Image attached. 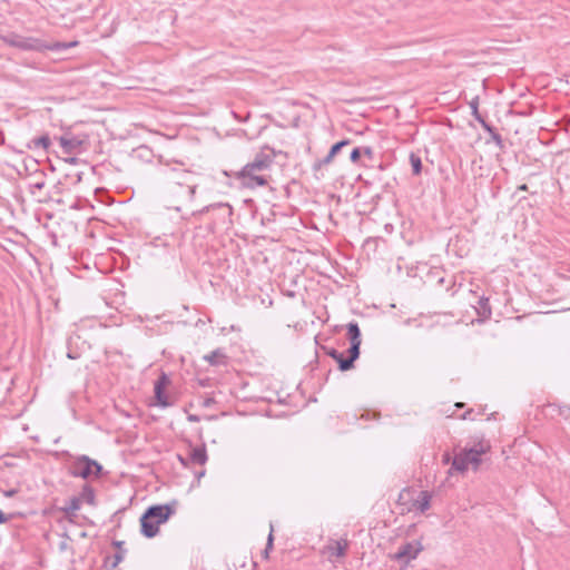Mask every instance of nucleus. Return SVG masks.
<instances>
[{
  "mask_svg": "<svg viewBox=\"0 0 570 570\" xmlns=\"http://www.w3.org/2000/svg\"><path fill=\"white\" fill-rule=\"evenodd\" d=\"M155 175L168 194L186 202L194 199L197 184L191 171L180 166L165 164L156 169Z\"/></svg>",
  "mask_w": 570,
  "mask_h": 570,
  "instance_id": "f257e3e1",
  "label": "nucleus"
},
{
  "mask_svg": "<svg viewBox=\"0 0 570 570\" xmlns=\"http://www.w3.org/2000/svg\"><path fill=\"white\" fill-rule=\"evenodd\" d=\"M277 151L268 146H264L236 175L242 184L249 188L267 185V177L264 171L269 170L274 164Z\"/></svg>",
  "mask_w": 570,
  "mask_h": 570,
  "instance_id": "f03ea898",
  "label": "nucleus"
},
{
  "mask_svg": "<svg viewBox=\"0 0 570 570\" xmlns=\"http://www.w3.org/2000/svg\"><path fill=\"white\" fill-rule=\"evenodd\" d=\"M175 511L176 502L148 507L139 520L141 534L148 539L156 537L159 525L167 522Z\"/></svg>",
  "mask_w": 570,
  "mask_h": 570,
  "instance_id": "7ed1b4c3",
  "label": "nucleus"
},
{
  "mask_svg": "<svg viewBox=\"0 0 570 570\" xmlns=\"http://www.w3.org/2000/svg\"><path fill=\"white\" fill-rule=\"evenodd\" d=\"M347 338L350 341V347L347 350V356L344 353L338 352V356L333 360L337 363V367L341 372H346L354 368L355 361L360 357V347L362 344V334L360 326L356 322H350L346 325Z\"/></svg>",
  "mask_w": 570,
  "mask_h": 570,
  "instance_id": "20e7f679",
  "label": "nucleus"
},
{
  "mask_svg": "<svg viewBox=\"0 0 570 570\" xmlns=\"http://www.w3.org/2000/svg\"><path fill=\"white\" fill-rule=\"evenodd\" d=\"M196 215H208L210 219V229H227L233 224V208L227 203H215L208 206H205L198 212L193 214Z\"/></svg>",
  "mask_w": 570,
  "mask_h": 570,
  "instance_id": "39448f33",
  "label": "nucleus"
},
{
  "mask_svg": "<svg viewBox=\"0 0 570 570\" xmlns=\"http://www.w3.org/2000/svg\"><path fill=\"white\" fill-rule=\"evenodd\" d=\"M102 465L89 458L88 455H79L75 458L69 466V473L75 478L88 480L90 478L98 479L101 475Z\"/></svg>",
  "mask_w": 570,
  "mask_h": 570,
  "instance_id": "423d86ee",
  "label": "nucleus"
},
{
  "mask_svg": "<svg viewBox=\"0 0 570 570\" xmlns=\"http://www.w3.org/2000/svg\"><path fill=\"white\" fill-rule=\"evenodd\" d=\"M77 45H78V41H71V42L57 41V42L48 43L39 38L21 36L18 49L27 50V51H39V52L45 51V50L60 51L63 49L75 47Z\"/></svg>",
  "mask_w": 570,
  "mask_h": 570,
  "instance_id": "0eeeda50",
  "label": "nucleus"
},
{
  "mask_svg": "<svg viewBox=\"0 0 570 570\" xmlns=\"http://www.w3.org/2000/svg\"><path fill=\"white\" fill-rule=\"evenodd\" d=\"M170 384L169 376L161 372L158 379L156 380L154 384V397H155V404L160 407H168L173 405V402L169 400L168 395L166 394V389Z\"/></svg>",
  "mask_w": 570,
  "mask_h": 570,
  "instance_id": "6e6552de",
  "label": "nucleus"
},
{
  "mask_svg": "<svg viewBox=\"0 0 570 570\" xmlns=\"http://www.w3.org/2000/svg\"><path fill=\"white\" fill-rule=\"evenodd\" d=\"M491 449L490 443L484 439L479 440L471 448H465L464 451L466 453V460L470 464L473 465L474 469L481 464V455L489 452Z\"/></svg>",
  "mask_w": 570,
  "mask_h": 570,
  "instance_id": "1a4fd4ad",
  "label": "nucleus"
},
{
  "mask_svg": "<svg viewBox=\"0 0 570 570\" xmlns=\"http://www.w3.org/2000/svg\"><path fill=\"white\" fill-rule=\"evenodd\" d=\"M422 550L423 547L420 541L406 542L399 548L397 552L394 554V559L407 564L411 560H414Z\"/></svg>",
  "mask_w": 570,
  "mask_h": 570,
  "instance_id": "9d476101",
  "label": "nucleus"
},
{
  "mask_svg": "<svg viewBox=\"0 0 570 570\" xmlns=\"http://www.w3.org/2000/svg\"><path fill=\"white\" fill-rule=\"evenodd\" d=\"M351 140L350 139H343V140H340L337 142H335L331 148H330V151L328 154L322 158V159H317L313 166H312V169L314 173H317L320 171L323 167L330 165L334 158L338 155V153H341V150L351 145Z\"/></svg>",
  "mask_w": 570,
  "mask_h": 570,
  "instance_id": "9b49d317",
  "label": "nucleus"
},
{
  "mask_svg": "<svg viewBox=\"0 0 570 570\" xmlns=\"http://www.w3.org/2000/svg\"><path fill=\"white\" fill-rule=\"evenodd\" d=\"M112 546L117 549L116 553L112 557L107 556L104 561L105 567L108 568V570H115L127 553L124 541L114 540Z\"/></svg>",
  "mask_w": 570,
  "mask_h": 570,
  "instance_id": "f8f14e48",
  "label": "nucleus"
},
{
  "mask_svg": "<svg viewBox=\"0 0 570 570\" xmlns=\"http://www.w3.org/2000/svg\"><path fill=\"white\" fill-rule=\"evenodd\" d=\"M60 146L65 154L72 155L80 150L82 140L76 136L63 135L59 137Z\"/></svg>",
  "mask_w": 570,
  "mask_h": 570,
  "instance_id": "ddd939ff",
  "label": "nucleus"
},
{
  "mask_svg": "<svg viewBox=\"0 0 570 570\" xmlns=\"http://www.w3.org/2000/svg\"><path fill=\"white\" fill-rule=\"evenodd\" d=\"M348 548V541L346 539L332 540L326 547V551L330 556L344 557Z\"/></svg>",
  "mask_w": 570,
  "mask_h": 570,
  "instance_id": "4468645a",
  "label": "nucleus"
},
{
  "mask_svg": "<svg viewBox=\"0 0 570 570\" xmlns=\"http://www.w3.org/2000/svg\"><path fill=\"white\" fill-rule=\"evenodd\" d=\"M188 460L195 464L204 465L208 460L205 444L191 448Z\"/></svg>",
  "mask_w": 570,
  "mask_h": 570,
  "instance_id": "2eb2a0df",
  "label": "nucleus"
},
{
  "mask_svg": "<svg viewBox=\"0 0 570 570\" xmlns=\"http://www.w3.org/2000/svg\"><path fill=\"white\" fill-rule=\"evenodd\" d=\"M431 494L428 491H421L419 498L413 502L414 509L424 513L431 507Z\"/></svg>",
  "mask_w": 570,
  "mask_h": 570,
  "instance_id": "dca6fc26",
  "label": "nucleus"
},
{
  "mask_svg": "<svg viewBox=\"0 0 570 570\" xmlns=\"http://www.w3.org/2000/svg\"><path fill=\"white\" fill-rule=\"evenodd\" d=\"M470 463L466 460V453L463 450H461L452 460V469H454L458 472H465L469 468Z\"/></svg>",
  "mask_w": 570,
  "mask_h": 570,
  "instance_id": "f3484780",
  "label": "nucleus"
},
{
  "mask_svg": "<svg viewBox=\"0 0 570 570\" xmlns=\"http://www.w3.org/2000/svg\"><path fill=\"white\" fill-rule=\"evenodd\" d=\"M227 356L222 348H217L204 356V360L213 366L224 364Z\"/></svg>",
  "mask_w": 570,
  "mask_h": 570,
  "instance_id": "a211bd4d",
  "label": "nucleus"
},
{
  "mask_svg": "<svg viewBox=\"0 0 570 570\" xmlns=\"http://www.w3.org/2000/svg\"><path fill=\"white\" fill-rule=\"evenodd\" d=\"M479 316L483 318H490L492 315L491 305L488 297H480L478 307H475Z\"/></svg>",
  "mask_w": 570,
  "mask_h": 570,
  "instance_id": "6ab92c4d",
  "label": "nucleus"
},
{
  "mask_svg": "<svg viewBox=\"0 0 570 570\" xmlns=\"http://www.w3.org/2000/svg\"><path fill=\"white\" fill-rule=\"evenodd\" d=\"M80 507H81V498L72 497L68 501L66 507L61 508V510L63 511V513L67 517H71V515H76V512L80 509Z\"/></svg>",
  "mask_w": 570,
  "mask_h": 570,
  "instance_id": "aec40b11",
  "label": "nucleus"
},
{
  "mask_svg": "<svg viewBox=\"0 0 570 570\" xmlns=\"http://www.w3.org/2000/svg\"><path fill=\"white\" fill-rule=\"evenodd\" d=\"M77 498H81V502L85 501L88 504L94 505L96 500L94 488L87 483L83 484L81 492Z\"/></svg>",
  "mask_w": 570,
  "mask_h": 570,
  "instance_id": "412c9836",
  "label": "nucleus"
},
{
  "mask_svg": "<svg viewBox=\"0 0 570 570\" xmlns=\"http://www.w3.org/2000/svg\"><path fill=\"white\" fill-rule=\"evenodd\" d=\"M51 145V140L49 135H42L38 138L32 139L31 144L28 145L29 148H42L45 150H48Z\"/></svg>",
  "mask_w": 570,
  "mask_h": 570,
  "instance_id": "4be33fe9",
  "label": "nucleus"
},
{
  "mask_svg": "<svg viewBox=\"0 0 570 570\" xmlns=\"http://www.w3.org/2000/svg\"><path fill=\"white\" fill-rule=\"evenodd\" d=\"M409 160L412 167V174L414 176H419L422 173V159L416 153H411L409 156Z\"/></svg>",
  "mask_w": 570,
  "mask_h": 570,
  "instance_id": "5701e85b",
  "label": "nucleus"
},
{
  "mask_svg": "<svg viewBox=\"0 0 570 570\" xmlns=\"http://www.w3.org/2000/svg\"><path fill=\"white\" fill-rule=\"evenodd\" d=\"M438 284L439 285H445L446 286V291L451 292V296H454L456 294V292H458L456 283H455V279H454L453 276H451L449 278L440 277L439 281H438Z\"/></svg>",
  "mask_w": 570,
  "mask_h": 570,
  "instance_id": "b1692460",
  "label": "nucleus"
},
{
  "mask_svg": "<svg viewBox=\"0 0 570 570\" xmlns=\"http://www.w3.org/2000/svg\"><path fill=\"white\" fill-rule=\"evenodd\" d=\"M20 35L10 33L8 36H0V40L7 43L10 47L18 48L20 42Z\"/></svg>",
  "mask_w": 570,
  "mask_h": 570,
  "instance_id": "393cba45",
  "label": "nucleus"
},
{
  "mask_svg": "<svg viewBox=\"0 0 570 570\" xmlns=\"http://www.w3.org/2000/svg\"><path fill=\"white\" fill-rule=\"evenodd\" d=\"M487 131L490 134L491 139L495 142V145L499 147V149L503 150L504 142H503L501 135L497 131V129L491 125L490 130H487Z\"/></svg>",
  "mask_w": 570,
  "mask_h": 570,
  "instance_id": "a878e982",
  "label": "nucleus"
},
{
  "mask_svg": "<svg viewBox=\"0 0 570 570\" xmlns=\"http://www.w3.org/2000/svg\"><path fill=\"white\" fill-rule=\"evenodd\" d=\"M360 148H361L362 156L366 157L368 160L374 159L375 153L371 146H362Z\"/></svg>",
  "mask_w": 570,
  "mask_h": 570,
  "instance_id": "bb28decb",
  "label": "nucleus"
},
{
  "mask_svg": "<svg viewBox=\"0 0 570 570\" xmlns=\"http://www.w3.org/2000/svg\"><path fill=\"white\" fill-rule=\"evenodd\" d=\"M361 157H362L361 148L360 147L353 148L350 154V160L353 164H358V161L361 160Z\"/></svg>",
  "mask_w": 570,
  "mask_h": 570,
  "instance_id": "cd10ccee",
  "label": "nucleus"
},
{
  "mask_svg": "<svg viewBox=\"0 0 570 570\" xmlns=\"http://www.w3.org/2000/svg\"><path fill=\"white\" fill-rule=\"evenodd\" d=\"M469 106L471 108V111H472V116L473 117H476L478 115H481L479 112V97H474L470 102H469Z\"/></svg>",
  "mask_w": 570,
  "mask_h": 570,
  "instance_id": "c85d7f7f",
  "label": "nucleus"
},
{
  "mask_svg": "<svg viewBox=\"0 0 570 570\" xmlns=\"http://www.w3.org/2000/svg\"><path fill=\"white\" fill-rule=\"evenodd\" d=\"M321 348L327 356L332 358L338 356V351L334 347L323 345Z\"/></svg>",
  "mask_w": 570,
  "mask_h": 570,
  "instance_id": "c756f323",
  "label": "nucleus"
},
{
  "mask_svg": "<svg viewBox=\"0 0 570 570\" xmlns=\"http://www.w3.org/2000/svg\"><path fill=\"white\" fill-rule=\"evenodd\" d=\"M273 525H271V531H269V534H268V538H267V542H266V547H265V550L267 551H271L273 549V544H274V535H273Z\"/></svg>",
  "mask_w": 570,
  "mask_h": 570,
  "instance_id": "7c9ffc66",
  "label": "nucleus"
},
{
  "mask_svg": "<svg viewBox=\"0 0 570 570\" xmlns=\"http://www.w3.org/2000/svg\"><path fill=\"white\" fill-rule=\"evenodd\" d=\"M475 411L473 409H469L468 411H465L460 417L462 420H475Z\"/></svg>",
  "mask_w": 570,
  "mask_h": 570,
  "instance_id": "2f4dec72",
  "label": "nucleus"
},
{
  "mask_svg": "<svg viewBox=\"0 0 570 570\" xmlns=\"http://www.w3.org/2000/svg\"><path fill=\"white\" fill-rule=\"evenodd\" d=\"M474 119L482 126L484 130H490V124L485 121L482 115H478Z\"/></svg>",
  "mask_w": 570,
  "mask_h": 570,
  "instance_id": "473e14b6",
  "label": "nucleus"
},
{
  "mask_svg": "<svg viewBox=\"0 0 570 570\" xmlns=\"http://www.w3.org/2000/svg\"><path fill=\"white\" fill-rule=\"evenodd\" d=\"M560 414L568 421H570V406H563L560 410Z\"/></svg>",
  "mask_w": 570,
  "mask_h": 570,
  "instance_id": "72a5a7b5",
  "label": "nucleus"
},
{
  "mask_svg": "<svg viewBox=\"0 0 570 570\" xmlns=\"http://www.w3.org/2000/svg\"><path fill=\"white\" fill-rule=\"evenodd\" d=\"M187 420H188L189 422H199V421H200V417H199L198 415H196V414H188V415H187Z\"/></svg>",
  "mask_w": 570,
  "mask_h": 570,
  "instance_id": "f704fd0d",
  "label": "nucleus"
},
{
  "mask_svg": "<svg viewBox=\"0 0 570 570\" xmlns=\"http://www.w3.org/2000/svg\"><path fill=\"white\" fill-rule=\"evenodd\" d=\"M67 356L70 358V360H77L79 357V354L76 353V352H72L71 350L68 351L67 353Z\"/></svg>",
  "mask_w": 570,
  "mask_h": 570,
  "instance_id": "c9c22d12",
  "label": "nucleus"
},
{
  "mask_svg": "<svg viewBox=\"0 0 570 570\" xmlns=\"http://www.w3.org/2000/svg\"><path fill=\"white\" fill-rule=\"evenodd\" d=\"M31 187L36 188V189H42L45 187V181L43 180L37 181Z\"/></svg>",
  "mask_w": 570,
  "mask_h": 570,
  "instance_id": "e433bc0d",
  "label": "nucleus"
},
{
  "mask_svg": "<svg viewBox=\"0 0 570 570\" xmlns=\"http://www.w3.org/2000/svg\"><path fill=\"white\" fill-rule=\"evenodd\" d=\"M8 521V517L6 515V513L0 510V524L2 523H6Z\"/></svg>",
  "mask_w": 570,
  "mask_h": 570,
  "instance_id": "4c0bfd02",
  "label": "nucleus"
},
{
  "mask_svg": "<svg viewBox=\"0 0 570 570\" xmlns=\"http://www.w3.org/2000/svg\"><path fill=\"white\" fill-rule=\"evenodd\" d=\"M178 460L180 461V463H181L183 465H187V460H188V459H185L184 456L178 455Z\"/></svg>",
  "mask_w": 570,
  "mask_h": 570,
  "instance_id": "58836bf2",
  "label": "nucleus"
},
{
  "mask_svg": "<svg viewBox=\"0 0 570 570\" xmlns=\"http://www.w3.org/2000/svg\"><path fill=\"white\" fill-rule=\"evenodd\" d=\"M518 190H522V191H527L528 190V185L527 184H522L518 187Z\"/></svg>",
  "mask_w": 570,
  "mask_h": 570,
  "instance_id": "ea45409f",
  "label": "nucleus"
},
{
  "mask_svg": "<svg viewBox=\"0 0 570 570\" xmlns=\"http://www.w3.org/2000/svg\"><path fill=\"white\" fill-rule=\"evenodd\" d=\"M443 462H444V463H449V462H450V454H449V453H445V454L443 455Z\"/></svg>",
  "mask_w": 570,
  "mask_h": 570,
  "instance_id": "a19ab883",
  "label": "nucleus"
},
{
  "mask_svg": "<svg viewBox=\"0 0 570 570\" xmlns=\"http://www.w3.org/2000/svg\"><path fill=\"white\" fill-rule=\"evenodd\" d=\"M205 475V470H202L200 472H197L196 473V478L199 480L200 478H203Z\"/></svg>",
  "mask_w": 570,
  "mask_h": 570,
  "instance_id": "79ce46f5",
  "label": "nucleus"
},
{
  "mask_svg": "<svg viewBox=\"0 0 570 570\" xmlns=\"http://www.w3.org/2000/svg\"><path fill=\"white\" fill-rule=\"evenodd\" d=\"M483 413H484V409H483V407H480V409L475 412V414H476V415H482Z\"/></svg>",
  "mask_w": 570,
  "mask_h": 570,
  "instance_id": "37998d69",
  "label": "nucleus"
},
{
  "mask_svg": "<svg viewBox=\"0 0 570 570\" xmlns=\"http://www.w3.org/2000/svg\"><path fill=\"white\" fill-rule=\"evenodd\" d=\"M268 554H269V551H267V550H265V549H264V551H263V557H264L265 559H267V558H268Z\"/></svg>",
  "mask_w": 570,
  "mask_h": 570,
  "instance_id": "c03bdc74",
  "label": "nucleus"
},
{
  "mask_svg": "<svg viewBox=\"0 0 570 570\" xmlns=\"http://www.w3.org/2000/svg\"><path fill=\"white\" fill-rule=\"evenodd\" d=\"M464 405H465V404H464V403H462V402H459V403H456V404H455V406H456V407H459V409L463 407Z\"/></svg>",
  "mask_w": 570,
  "mask_h": 570,
  "instance_id": "a18cd8bd",
  "label": "nucleus"
},
{
  "mask_svg": "<svg viewBox=\"0 0 570 570\" xmlns=\"http://www.w3.org/2000/svg\"><path fill=\"white\" fill-rule=\"evenodd\" d=\"M403 499V493H400L399 500Z\"/></svg>",
  "mask_w": 570,
  "mask_h": 570,
  "instance_id": "49530a36",
  "label": "nucleus"
}]
</instances>
